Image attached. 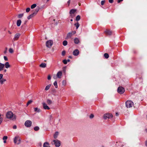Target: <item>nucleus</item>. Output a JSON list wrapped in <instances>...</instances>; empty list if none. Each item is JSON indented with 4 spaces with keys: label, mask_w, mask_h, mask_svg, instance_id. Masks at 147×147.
<instances>
[{
    "label": "nucleus",
    "mask_w": 147,
    "mask_h": 147,
    "mask_svg": "<svg viewBox=\"0 0 147 147\" xmlns=\"http://www.w3.org/2000/svg\"><path fill=\"white\" fill-rule=\"evenodd\" d=\"M125 91L124 88L121 86L119 87L117 89L118 92L120 94L123 93Z\"/></svg>",
    "instance_id": "0eeeda50"
},
{
    "label": "nucleus",
    "mask_w": 147,
    "mask_h": 147,
    "mask_svg": "<svg viewBox=\"0 0 147 147\" xmlns=\"http://www.w3.org/2000/svg\"><path fill=\"white\" fill-rule=\"evenodd\" d=\"M80 42L79 39L77 38H76L74 39V42L76 44H78Z\"/></svg>",
    "instance_id": "f3484780"
},
{
    "label": "nucleus",
    "mask_w": 147,
    "mask_h": 147,
    "mask_svg": "<svg viewBox=\"0 0 147 147\" xmlns=\"http://www.w3.org/2000/svg\"><path fill=\"white\" fill-rule=\"evenodd\" d=\"M1 114H0V125L2 123L3 120V118L1 117Z\"/></svg>",
    "instance_id": "ea45409f"
},
{
    "label": "nucleus",
    "mask_w": 147,
    "mask_h": 147,
    "mask_svg": "<svg viewBox=\"0 0 147 147\" xmlns=\"http://www.w3.org/2000/svg\"><path fill=\"white\" fill-rule=\"evenodd\" d=\"M5 50L7 51V48H5Z\"/></svg>",
    "instance_id": "e2e57ef3"
},
{
    "label": "nucleus",
    "mask_w": 147,
    "mask_h": 147,
    "mask_svg": "<svg viewBox=\"0 0 147 147\" xmlns=\"http://www.w3.org/2000/svg\"><path fill=\"white\" fill-rule=\"evenodd\" d=\"M47 78L48 80H50L51 79V77L50 75L48 76Z\"/></svg>",
    "instance_id": "8fccbe9b"
},
{
    "label": "nucleus",
    "mask_w": 147,
    "mask_h": 147,
    "mask_svg": "<svg viewBox=\"0 0 147 147\" xmlns=\"http://www.w3.org/2000/svg\"><path fill=\"white\" fill-rule=\"evenodd\" d=\"M13 129H16V128H17V126H16V125H14V126H13Z\"/></svg>",
    "instance_id": "864d4df0"
},
{
    "label": "nucleus",
    "mask_w": 147,
    "mask_h": 147,
    "mask_svg": "<svg viewBox=\"0 0 147 147\" xmlns=\"http://www.w3.org/2000/svg\"><path fill=\"white\" fill-rule=\"evenodd\" d=\"M109 2L110 3H112L113 2V0H109Z\"/></svg>",
    "instance_id": "603ef678"
},
{
    "label": "nucleus",
    "mask_w": 147,
    "mask_h": 147,
    "mask_svg": "<svg viewBox=\"0 0 147 147\" xmlns=\"http://www.w3.org/2000/svg\"><path fill=\"white\" fill-rule=\"evenodd\" d=\"M6 69H5V70H4V71H5V72H6Z\"/></svg>",
    "instance_id": "69168bd1"
},
{
    "label": "nucleus",
    "mask_w": 147,
    "mask_h": 147,
    "mask_svg": "<svg viewBox=\"0 0 147 147\" xmlns=\"http://www.w3.org/2000/svg\"><path fill=\"white\" fill-rule=\"evenodd\" d=\"M46 65H47L46 63H41L40 65V67L42 68H45L46 67Z\"/></svg>",
    "instance_id": "6ab92c4d"
},
{
    "label": "nucleus",
    "mask_w": 147,
    "mask_h": 147,
    "mask_svg": "<svg viewBox=\"0 0 147 147\" xmlns=\"http://www.w3.org/2000/svg\"><path fill=\"white\" fill-rule=\"evenodd\" d=\"M65 53V51H63L62 53V55H64Z\"/></svg>",
    "instance_id": "de8ad7c7"
},
{
    "label": "nucleus",
    "mask_w": 147,
    "mask_h": 147,
    "mask_svg": "<svg viewBox=\"0 0 147 147\" xmlns=\"http://www.w3.org/2000/svg\"><path fill=\"white\" fill-rule=\"evenodd\" d=\"M53 141L56 147H59L60 146L61 143L59 140H54Z\"/></svg>",
    "instance_id": "423d86ee"
},
{
    "label": "nucleus",
    "mask_w": 147,
    "mask_h": 147,
    "mask_svg": "<svg viewBox=\"0 0 147 147\" xmlns=\"http://www.w3.org/2000/svg\"><path fill=\"white\" fill-rule=\"evenodd\" d=\"M32 124V122L31 121L28 120L26 121L25 123V125L27 127H30Z\"/></svg>",
    "instance_id": "9d476101"
},
{
    "label": "nucleus",
    "mask_w": 147,
    "mask_h": 147,
    "mask_svg": "<svg viewBox=\"0 0 147 147\" xmlns=\"http://www.w3.org/2000/svg\"><path fill=\"white\" fill-rule=\"evenodd\" d=\"M146 145L147 146V140L146 141Z\"/></svg>",
    "instance_id": "bf43d9fd"
},
{
    "label": "nucleus",
    "mask_w": 147,
    "mask_h": 147,
    "mask_svg": "<svg viewBox=\"0 0 147 147\" xmlns=\"http://www.w3.org/2000/svg\"><path fill=\"white\" fill-rule=\"evenodd\" d=\"M22 22L20 20H18L17 22V26H19L21 23Z\"/></svg>",
    "instance_id": "b1692460"
},
{
    "label": "nucleus",
    "mask_w": 147,
    "mask_h": 147,
    "mask_svg": "<svg viewBox=\"0 0 147 147\" xmlns=\"http://www.w3.org/2000/svg\"><path fill=\"white\" fill-rule=\"evenodd\" d=\"M53 84L56 88H58L57 82L56 81H55L54 82Z\"/></svg>",
    "instance_id": "c85d7f7f"
},
{
    "label": "nucleus",
    "mask_w": 147,
    "mask_h": 147,
    "mask_svg": "<svg viewBox=\"0 0 147 147\" xmlns=\"http://www.w3.org/2000/svg\"><path fill=\"white\" fill-rule=\"evenodd\" d=\"M47 104L49 105H50L52 104V101L51 100L49 99H47Z\"/></svg>",
    "instance_id": "4be33fe9"
},
{
    "label": "nucleus",
    "mask_w": 147,
    "mask_h": 147,
    "mask_svg": "<svg viewBox=\"0 0 147 147\" xmlns=\"http://www.w3.org/2000/svg\"><path fill=\"white\" fill-rule=\"evenodd\" d=\"M76 31H72L71 32H69L67 34V38H71V36L76 33Z\"/></svg>",
    "instance_id": "1a4fd4ad"
},
{
    "label": "nucleus",
    "mask_w": 147,
    "mask_h": 147,
    "mask_svg": "<svg viewBox=\"0 0 147 147\" xmlns=\"http://www.w3.org/2000/svg\"><path fill=\"white\" fill-rule=\"evenodd\" d=\"M63 63L65 64H66L67 63V61L65 59L63 60Z\"/></svg>",
    "instance_id": "79ce46f5"
},
{
    "label": "nucleus",
    "mask_w": 147,
    "mask_h": 147,
    "mask_svg": "<svg viewBox=\"0 0 147 147\" xmlns=\"http://www.w3.org/2000/svg\"><path fill=\"white\" fill-rule=\"evenodd\" d=\"M62 85L63 86H65L66 85V82L65 80H63L62 81Z\"/></svg>",
    "instance_id": "a19ab883"
},
{
    "label": "nucleus",
    "mask_w": 147,
    "mask_h": 147,
    "mask_svg": "<svg viewBox=\"0 0 147 147\" xmlns=\"http://www.w3.org/2000/svg\"><path fill=\"white\" fill-rule=\"evenodd\" d=\"M43 147H51V146H50L49 143L47 142H45L44 143V144H43Z\"/></svg>",
    "instance_id": "dca6fc26"
},
{
    "label": "nucleus",
    "mask_w": 147,
    "mask_h": 147,
    "mask_svg": "<svg viewBox=\"0 0 147 147\" xmlns=\"http://www.w3.org/2000/svg\"><path fill=\"white\" fill-rule=\"evenodd\" d=\"M104 56L105 57L106 59L108 58L109 57V55L107 53H105L104 55Z\"/></svg>",
    "instance_id": "473e14b6"
},
{
    "label": "nucleus",
    "mask_w": 147,
    "mask_h": 147,
    "mask_svg": "<svg viewBox=\"0 0 147 147\" xmlns=\"http://www.w3.org/2000/svg\"><path fill=\"white\" fill-rule=\"evenodd\" d=\"M43 107L45 109L49 110L50 108L47 105V104L45 102H43L42 103Z\"/></svg>",
    "instance_id": "9b49d317"
},
{
    "label": "nucleus",
    "mask_w": 147,
    "mask_h": 147,
    "mask_svg": "<svg viewBox=\"0 0 147 147\" xmlns=\"http://www.w3.org/2000/svg\"><path fill=\"white\" fill-rule=\"evenodd\" d=\"M80 16L79 15H78L76 17V21H78L80 19Z\"/></svg>",
    "instance_id": "c9c22d12"
},
{
    "label": "nucleus",
    "mask_w": 147,
    "mask_h": 147,
    "mask_svg": "<svg viewBox=\"0 0 147 147\" xmlns=\"http://www.w3.org/2000/svg\"><path fill=\"white\" fill-rule=\"evenodd\" d=\"M34 111L37 113H39L41 111V110L38 107H34Z\"/></svg>",
    "instance_id": "2eb2a0df"
},
{
    "label": "nucleus",
    "mask_w": 147,
    "mask_h": 147,
    "mask_svg": "<svg viewBox=\"0 0 147 147\" xmlns=\"http://www.w3.org/2000/svg\"><path fill=\"white\" fill-rule=\"evenodd\" d=\"M5 61H7L8 59L6 56H4L3 57Z\"/></svg>",
    "instance_id": "49530a36"
},
{
    "label": "nucleus",
    "mask_w": 147,
    "mask_h": 147,
    "mask_svg": "<svg viewBox=\"0 0 147 147\" xmlns=\"http://www.w3.org/2000/svg\"><path fill=\"white\" fill-rule=\"evenodd\" d=\"M47 0L48 1H49V0Z\"/></svg>",
    "instance_id": "338daca9"
},
{
    "label": "nucleus",
    "mask_w": 147,
    "mask_h": 147,
    "mask_svg": "<svg viewBox=\"0 0 147 147\" xmlns=\"http://www.w3.org/2000/svg\"><path fill=\"white\" fill-rule=\"evenodd\" d=\"M113 115L111 113H107L104 115L103 117L105 119H110L113 117Z\"/></svg>",
    "instance_id": "20e7f679"
},
{
    "label": "nucleus",
    "mask_w": 147,
    "mask_h": 147,
    "mask_svg": "<svg viewBox=\"0 0 147 147\" xmlns=\"http://www.w3.org/2000/svg\"><path fill=\"white\" fill-rule=\"evenodd\" d=\"M8 32H9V34H11V32L10 31H9Z\"/></svg>",
    "instance_id": "13d9d810"
},
{
    "label": "nucleus",
    "mask_w": 147,
    "mask_h": 147,
    "mask_svg": "<svg viewBox=\"0 0 147 147\" xmlns=\"http://www.w3.org/2000/svg\"><path fill=\"white\" fill-rule=\"evenodd\" d=\"M39 129V127H38V126H36V127H35L34 128V129L35 131H38V130Z\"/></svg>",
    "instance_id": "e433bc0d"
},
{
    "label": "nucleus",
    "mask_w": 147,
    "mask_h": 147,
    "mask_svg": "<svg viewBox=\"0 0 147 147\" xmlns=\"http://www.w3.org/2000/svg\"><path fill=\"white\" fill-rule=\"evenodd\" d=\"M134 105V103L130 100H128L125 102V106L127 108H130Z\"/></svg>",
    "instance_id": "f03ea898"
},
{
    "label": "nucleus",
    "mask_w": 147,
    "mask_h": 147,
    "mask_svg": "<svg viewBox=\"0 0 147 147\" xmlns=\"http://www.w3.org/2000/svg\"><path fill=\"white\" fill-rule=\"evenodd\" d=\"M7 138V136H4L3 138V140H4L3 142L5 143L6 142V140Z\"/></svg>",
    "instance_id": "bb28decb"
},
{
    "label": "nucleus",
    "mask_w": 147,
    "mask_h": 147,
    "mask_svg": "<svg viewBox=\"0 0 147 147\" xmlns=\"http://www.w3.org/2000/svg\"><path fill=\"white\" fill-rule=\"evenodd\" d=\"M123 0H118L117 2L118 3H120V2L122 1Z\"/></svg>",
    "instance_id": "5fc2aeb1"
},
{
    "label": "nucleus",
    "mask_w": 147,
    "mask_h": 147,
    "mask_svg": "<svg viewBox=\"0 0 147 147\" xmlns=\"http://www.w3.org/2000/svg\"><path fill=\"white\" fill-rule=\"evenodd\" d=\"M76 11V9H72L70 11L69 13L71 14V16H72V15L71 14L75 13Z\"/></svg>",
    "instance_id": "a878e982"
},
{
    "label": "nucleus",
    "mask_w": 147,
    "mask_h": 147,
    "mask_svg": "<svg viewBox=\"0 0 147 147\" xmlns=\"http://www.w3.org/2000/svg\"><path fill=\"white\" fill-rule=\"evenodd\" d=\"M105 33L106 34L111 35L112 34V32L110 30H107L105 31Z\"/></svg>",
    "instance_id": "ddd939ff"
},
{
    "label": "nucleus",
    "mask_w": 147,
    "mask_h": 147,
    "mask_svg": "<svg viewBox=\"0 0 147 147\" xmlns=\"http://www.w3.org/2000/svg\"><path fill=\"white\" fill-rule=\"evenodd\" d=\"M3 77V75L2 74H0V79H2Z\"/></svg>",
    "instance_id": "09e8293b"
},
{
    "label": "nucleus",
    "mask_w": 147,
    "mask_h": 147,
    "mask_svg": "<svg viewBox=\"0 0 147 147\" xmlns=\"http://www.w3.org/2000/svg\"><path fill=\"white\" fill-rule=\"evenodd\" d=\"M90 119H92V118H93L94 117V115L93 114H91L90 115Z\"/></svg>",
    "instance_id": "c03bdc74"
},
{
    "label": "nucleus",
    "mask_w": 147,
    "mask_h": 147,
    "mask_svg": "<svg viewBox=\"0 0 147 147\" xmlns=\"http://www.w3.org/2000/svg\"><path fill=\"white\" fill-rule=\"evenodd\" d=\"M35 15V13H32L30 15L27 17V18L28 20H30L32 18H33Z\"/></svg>",
    "instance_id": "a211bd4d"
},
{
    "label": "nucleus",
    "mask_w": 147,
    "mask_h": 147,
    "mask_svg": "<svg viewBox=\"0 0 147 147\" xmlns=\"http://www.w3.org/2000/svg\"><path fill=\"white\" fill-rule=\"evenodd\" d=\"M53 43V41L51 40L47 41L46 42V46L48 48H51Z\"/></svg>",
    "instance_id": "39448f33"
},
{
    "label": "nucleus",
    "mask_w": 147,
    "mask_h": 147,
    "mask_svg": "<svg viewBox=\"0 0 147 147\" xmlns=\"http://www.w3.org/2000/svg\"><path fill=\"white\" fill-rule=\"evenodd\" d=\"M62 72L61 71H58L56 75V78L55 76H54L53 77L55 79H56L57 78L59 79H60L61 78L62 76Z\"/></svg>",
    "instance_id": "6e6552de"
},
{
    "label": "nucleus",
    "mask_w": 147,
    "mask_h": 147,
    "mask_svg": "<svg viewBox=\"0 0 147 147\" xmlns=\"http://www.w3.org/2000/svg\"><path fill=\"white\" fill-rule=\"evenodd\" d=\"M51 86V84H49V85L45 87V90H48L49 89V88L50 87V86Z\"/></svg>",
    "instance_id": "cd10ccee"
},
{
    "label": "nucleus",
    "mask_w": 147,
    "mask_h": 147,
    "mask_svg": "<svg viewBox=\"0 0 147 147\" xmlns=\"http://www.w3.org/2000/svg\"><path fill=\"white\" fill-rule=\"evenodd\" d=\"M30 10V8H28L26 9V12H29Z\"/></svg>",
    "instance_id": "37998d69"
},
{
    "label": "nucleus",
    "mask_w": 147,
    "mask_h": 147,
    "mask_svg": "<svg viewBox=\"0 0 147 147\" xmlns=\"http://www.w3.org/2000/svg\"><path fill=\"white\" fill-rule=\"evenodd\" d=\"M6 81V79L2 78V79H0V83L1 84H3L4 82Z\"/></svg>",
    "instance_id": "5701e85b"
},
{
    "label": "nucleus",
    "mask_w": 147,
    "mask_h": 147,
    "mask_svg": "<svg viewBox=\"0 0 147 147\" xmlns=\"http://www.w3.org/2000/svg\"><path fill=\"white\" fill-rule=\"evenodd\" d=\"M4 67V64L0 63V71H1L3 69Z\"/></svg>",
    "instance_id": "412c9836"
},
{
    "label": "nucleus",
    "mask_w": 147,
    "mask_h": 147,
    "mask_svg": "<svg viewBox=\"0 0 147 147\" xmlns=\"http://www.w3.org/2000/svg\"><path fill=\"white\" fill-rule=\"evenodd\" d=\"M39 9L38 8H36L35 9V11L33 13H35V15H36L39 11Z\"/></svg>",
    "instance_id": "72a5a7b5"
},
{
    "label": "nucleus",
    "mask_w": 147,
    "mask_h": 147,
    "mask_svg": "<svg viewBox=\"0 0 147 147\" xmlns=\"http://www.w3.org/2000/svg\"><path fill=\"white\" fill-rule=\"evenodd\" d=\"M20 35V34L17 33L15 34L13 39L14 41H16L18 40Z\"/></svg>",
    "instance_id": "f8f14e48"
},
{
    "label": "nucleus",
    "mask_w": 147,
    "mask_h": 147,
    "mask_svg": "<svg viewBox=\"0 0 147 147\" xmlns=\"http://www.w3.org/2000/svg\"><path fill=\"white\" fill-rule=\"evenodd\" d=\"M5 65V67L6 68H8L10 67V65L9 64V63L8 62H6L5 63V64H4V66Z\"/></svg>",
    "instance_id": "aec40b11"
},
{
    "label": "nucleus",
    "mask_w": 147,
    "mask_h": 147,
    "mask_svg": "<svg viewBox=\"0 0 147 147\" xmlns=\"http://www.w3.org/2000/svg\"><path fill=\"white\" fill-rule=\"evenodd\" d=\"M24 15L23 13L19 14L18 16V17L19 18H22Z\"/></svg>",
    "instance_id": "f704fd0d"
},
{
    "label": "nucleus",
    "mask_w": 147,
    "mask_h": 147,
    "mask_svg": "<svg viewBox=\"0 0 147 147\" xmlns=\"http://www.w3.org/2000/svg\"><path fill=\"white\" fill-rule=\"evenodd\" d=\"M70 20H71V21H73V20L72 19H71Z\"/></svg>",
    "instance_id": "0e129e2a"
},
{
    "label": "nucleus",
    "mask_w": 147,
    "mask_h": 147,
    "mask_svg": "<svg viewBox=\"0 0 147 147\" xmlns=\"http://www.w3.org/2000/svg\"><path fill=\"white\" fill-rule=\"evenodd\" d=\"M69 58H71V56H69Z\"/></svg>",
    "instance_id": "680f3d73"
},
{
    "label": "nucleus",
    "mask_w": 147,
    "mask_h": 147,
    "mask_svg": "<svg viewBox=\"0 0 147 147\" xmlns=\"http://www.w3.org/2000/svg\"><path fill=\"white\" fill-rule=\"evenodd\" d=\"M67 61H68V62H69V61H70V60H69V59H68V60H67Z\"/></svg>",
    "instance_id": "052dcab7"
},
{
    "label": "nucleus",
    "mask_w": 147,
    "mask_h": 147,
    "mask_svg": "<svg viewBox=\"0 0 147 147\" xmlns=\"http://www.w3.org/2000/svg\"><path fill=\"white\" fill-rule=\"evenodd\" d=\"M13 141L15 144L18 145L20 143L21 140L19 137L16 136L14 138Z\"/></svg>",
    "instance_id": "7ed1b4c3"
},
{
    "label": "nucleus",
    "mask_w": 147,
    "mask_h": 147,
    "mask_svg": "<svg viewBox=\"0 0 147 147\" xmlns=\"http://www.w3.org/2000/svg\"><path fill=\"white\" fill-rule=\"evenodd\" d=\"M33 101L32 100H30L28 101L26 104V106H28L29 105L31 104L32 102Z\"/></svg>",
    "instance_id": "7c9ffc66"
},
{
    "label": "nucleus",
    "mask_w": 147,
    "mask_h": 147,
    "mask_svg": "<svg viewBox=\"0 0 147 147\" xmlns=\"http://www.w3.org/2000/svg\"><path fill=\"white\" fill-rule=\"evenodd\" d=\"M59 135V132H56L54 134L53 136L54 138L56 139L57 137Z\"/></svg>",
    "instance_id": "393cba45"
},
{
    "label": "nucleus",
    "mask_w": 147,
    "mask_h": 147,
    "mask_svg": "<svg viewBox=\"0 0 147 147\" xmlns=\"http://www.w3.org/2000/svg\"><path fill=\"white\" fill-rule=\"evenodd\" d=\"M70 0H69L67 2V5H68V6H69V4H70Z\"/></svg>",
    "instance_id": "3c124183"
},
{
    "label": "nucleus",
    "mask_w": 147,
    "mask_h": 147,
    "mask_svg": "<svg viewBox=\"0 0 147 147\" xmlns=\"http://www.w3.org/2000/svg\"><path fill=\"white\" fill-rule=\"evenodd\" d=\"M6 117L12 120H15L16 119V116L11 112H8L6 115Z\"/></svg>",
    "instance_id": "f257e3e1"
},
{
    "label": "nucleus",
    "mask_w": 147,
    "mask_h": 147,
    "mask_svg": "<svg viewBox=\"0 0 147 147\" xmlns=\"http://www.w3.org/2000/svg\"><path fill=\"white\" fill-rule=\"evenodd\" d=\"M36 6V4H34L31 5V8L32 9H33L35 8Z\"/></svg>",
    "instance_id": "c756f323"
},
{
    "label": "nucleus",
    "mask_w": 147,
    "mask_h": 147,
    "mask_svg": "<svg viewBox=\"0 0 147 147\" xmlns=\"http://www.w3.org/2000/svg\"><path fill=\"white\" fill-rule=\"evenodd\" d=\"M119 114H118V113H116V115L117 116H118V115Z\"/></svg>",
    "instance_id": "4d7b16f0"
},
{
    "label": "nucleus",
    "mask_w": 147,
    "mask_h": 147,
    "mask_svg": "<svg viewBox=\"0 0 147 147\" xmlns=\"http://www.w3.org/2000/svg\"><path fill=\"white\" fill-rule=\"evenodd\" d=\"M105 3V1H101V5H103Z\"/></svg>",
    "instance_id": "a18cd8bd"
},
{
    "label": "nucleus",
    "mask_w": 147,
    "mask_h": 147,
    "mask_svg": "<svg viewBox=\"0 0 147 147\" xmlns=\"http://www.w3.org/2000/svg\"><path fill=\"white\" fill-rule=\"evenodd\" d=\"M75 26H76V28L77 29L79 26H80V24H79L78 23H77L76 24H74Z\"/></svg>",
    "instance_id": "58836bf2"
},
{
    "label": "nucleus",
    "mask_w": 147,
    "mask_h": 147,
    "mask_svg": "<svg viewBox=\"0 0 147 147\" xmlns=\"http://www.w3.org/2000/svg\"><path fill=\"white\" fill-rule=\"evenodd\" d=\"M9 51L10 53H12L13 52V50L12 49L10 48L9 49Z\"/></svg>",
    "instance_id": "4c0bfd02"
},
{
    "label": "nucleus",
    "mask_w": 147,
    "mask_h": 147,
    "mask_svg": "<svg viewBox=\"0 0 147 147\" xmlns=\"http://www.w3.org/2000/svg\"><path fill=\"white\" fill-rule=\"evenodd\" d=\"M7 52V51L5 50V51H4V53L5 54Z\"/></svg>",
    "instance_id": "6e6d98bb"
},
{
    "label": "nucleus",
    "mask_w": 147,
    "mask_h": 147,
    "mask_svg": "<svg viewBox=\"0 0 147 147\" xmlns=\"http://www.w3.org/2000/svg\"><path fill=\"white\" fill-rule=\"evenodd\" d=\"M67 44V41L66 40H64L63 42V45L64 46H66Z\"/></svg>",
    "instance_id": "2f4dec72"
},
{
    "label": "nucleus",
    "mask_w": 147,
    "mask_h": 147,
    "mask_svg": "<svg viewBox=\"0 0 147 147\" xmlns=\"http://www.w3.org/2000/svg\"><path fill=\"white\" fill-rule=\"evenodd\" d=\"M79 51L78 49H75L73 52V54L75 56H77L79 54Z\"/></svg>",
    "instance_id": "4468645a"
}]
</instances>
